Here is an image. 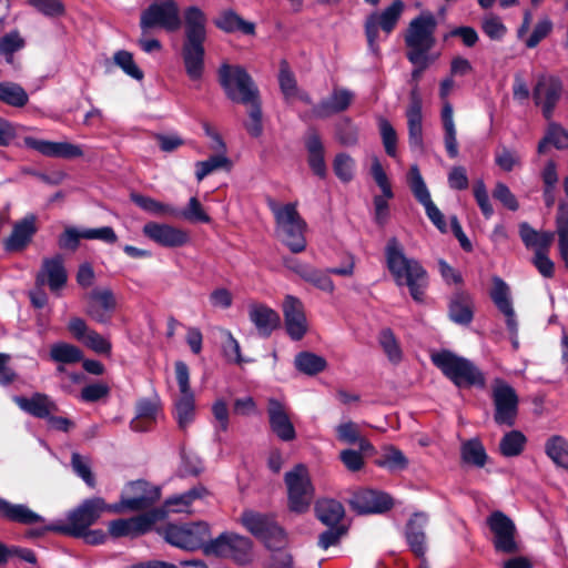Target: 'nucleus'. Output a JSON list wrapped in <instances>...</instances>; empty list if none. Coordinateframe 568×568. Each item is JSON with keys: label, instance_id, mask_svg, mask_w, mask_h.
I'll list each match as a JSON object with an SVG mask.
<instances>
[{"label": "nucleus", "instance_id": "nucleus-1", "mask_svg": "<svg viewBox=\"0 0 568 568\" xmlns=\"http://www.w3.org/2000/svg\"><path fill=\"white\" fill-rule=\"evenodd\" d=\"M184 34L181 57L185 73L191 81H201L205 70V47L207 38L205 12L190 6L183 12Z\"/></svg>", "mask_w": 568, "mask_h": 568}, {"label": "nucleus", "instance_id": "nucleus-2", "mask_svg": "<svg viewBox=\"0 0 568 568\" xmlns=\"http://www.w3.org/2000/svg\"><path fill=\"white\" fill-rule=\"evenodd\" d=\"M386 267L397 286H407L412 298L422 303L428 287V274L420 262L407 257L405 248L395 236L389 237L384 248Z\"/></svg>", "mask_w": 568, "mask_h": 568}, {"label": "nucleus", "instance_id": "nucleus-3", "mask_svg": "<svg viewBox=\"0 0 568 568\" xmlns=\"http://www.w3.org/2000/svg\"><path fill=\"white\" fill-rule=\"evenodd\" d=\"M432 363L457 388L486 387L484 372L470 359L459 356L449 349H442L430 355Z\"/></svg>", "mask_w": 568, "mask_h": 568}, {"label": "nucleus", "instance_id": "nucleus-4", "mask_svg": "<svg viewBox=\"0 0 568 568\" xmlns=\"http://www.w3.org/2000/svg\"><path fill=\"white\" fill-rule=\"evenodd\" d=\"M239 523L271 551H278L287 545V532L278 524L274 513L244 509L239 517Z\"/></svg>", "mask_w": 568, "mask_h": 568}, {"label": "nucleus", "instance_id": "nucleus-5", "mask_svg": "<svg viewBox=\"0 0 568 568\" xmlns=\"http://www.w3.org/2000/svg\"><path fill=\"white\" fill-rule=\"evenodd\" d=\"M217 81L233 103L244 105L261 97L252 75L240 64L222 63L217 69Z\"/></svg>", "mask_w": 568, "mask_h": 568}, {"label": "nucleus", "instance_id": "nucleus-6", "mask_svg": "<svg viewBox=\"0 0 568 568\" xmlns=\"http://www.w3.org/2000/svg\"><path fill=\"white\" fill-rule=\"evenodd\" d=\"M270 207L281 229L282 242L293 254L304 252L307 245L305 237L307 224L298 213L296 203H286L282 206L271 203Z\"/></svg>", "mask_w": 568, "mask_h": 568}, {"label": "nucleus", "instance_id": "nucleus-7", "mask_svg": "<svg viewBox=\"0 0 568 568\" xmlns=\"http://www.w3.org/2000/svg\"><path fill=\"white\" fill-rule=\"evenodd\" d=\"M155 530L168 544L187 551H204L205 541L211 536L210 526L204 521L183 525L168 523Z\"/></svg>", "mask_w": 568, "mask_h": 568}, {"label": "nucleus", "instance_id": "nucleus-8", "mask_svg": "<svg viewBox=\"0 0 568 568\" xmlns=\"http://www.w3.org/2000/svg\"><path fill=\"white\" fill-rule=\"evenodd\" d=\"M252 550V539L233 531H223L216 538H209L204 546V555L231 558L241 566L247 565L251 561Z\"/></svg>", "mask_w": 568, "mask_h": 568}, {"label": "nucleus", "instance_id": "nucleus-9", "mask_svg": "<svg viewBox=\"0 0 568 568\" xmlns=\"http://www.w3.org/2000/svg\"><path fill=\"white\" fill-rule=\"evenodd\" d=\"M104 513H111V504L102 497L87 498L68 513L67 523L60 521L61 526L55 528L57 534L82 535V531L94 525Z\"/></svg>", "mask_w": 568, "mask_h": 568}, {"label": "nucleus", "instance_id": "nucleus-10", "mask_svg": "<svg viewBox=\"0 0 568 568\" xmlns=\"http://www.w3.org/2000/svg\"><path fill=\"white\" fill-rule=\"evenodd\" d=\"M161 497V489L144 479L130 481L124 488L120 501L111 504V514L142 511L149 509Z\"/></svg>", "mask_w": 568, "mask_h": 568}, {"label": "nucleus", "instance_id": "nucleus-11", "mask_svg": "<svg viewBox=\"0 0 568 568\" xmlns=\"http://www.w3.org/2000/svg\"><path fill=\"white\" fill-rule=\"evenodd\" d=\"M287 487V506L290 511L304 514L313 498V485L305 465L297 464L284 476Z\"/></svg>", "mask_w": 568, "mask_h": 568}, {"label": "nucleus", "instance_id": "nucleus-12", "mask_svg": "<svg viewBox=\"0 0 568 568\" xmlns=\"http://www.w3.org/2000/svg\"><path fill=\"white\" fill-rule=\"evenodd\" d=\"M181 27L178 4L173 0L152 2L140 17L141 33L148 34L154 28L174 32Z\"/></svg>", "mask_w": 568, "mask_h": 568}, {"label": "nucleus", "instance_id": "nucleus-13", "mask_svg": "<svg viewBox=\"0 0 568 568\" xmlns=\"http://www.w3.org/2000/svg\"><path fill=\"white\" fill-rule=\"evenodd\" d=\"M403 10L404 2L394 0L381 13H372L367 17L364 27L368 48L372 52L377 54L379 50L377 44L378 30L382 29L387 36L390 34L396 28Z\"/></svg>", "mask_w": 568, "mask_h": 568}, {"label": "nucleus", "instance_id": "nucleus-14", "mask_svg": "<svg viewBox=\"0 0 568 568\" xmlns=\"http://www.w3.org/2000/svg\"><path fill=\"white\" fill-rule=\"evenodd\" d=\"M166 517L163 509H150L138 516L124 519L119 518L109 523V534L113 538L120 537H138L145 535L153 529V526Z\"/></svg>", "mask_w": 568, "mask_h": 568}, {"label": "nucleus", "instance_id": "nucleus-15", "mask_svg": "<svg viewBox=\"0 0 568 568\" xmlns=\"http://www.w3.org/2000/svg\"><path fill=\"white\" fill-rule=\"evenodd\" d=\"M487 525L494 535L493 545L496 552L513 555L519 552L516 540L517 528L510 517L500 510L487 517Z\"/></svg>", "mask_w": 568, "mask_h": 568}, {"label": "nucleus", "instance_id": "nucleus-16", "mask_svg": "<svg viewBox=\"0 0 568 568\" xmlns=\"http://www.w3.org/2000/svg\"><path fill=\"white\" fill-rule=\"evenodd\" d=\"M493 390V400L495 406L494 420L497 425L511 427L516 423L518 415V395L516 390L501 379Z\"/></svg>", "mask_w": 568, "mask_h": 568}, {"label": "nucleus", "instance_id": "nucleus-17", "mask_svg": "<svg viewBox=\"0 0 568 568\" xmlns=\"http://www.w3.org/2000/svg\"><path fill=\"white\" fill-rule=\"evenodd\" d=\"M562 82L556 75H540L532 88V100L541 106L542 116L550 120L562 94Z\"/></svg>", "mask_w": 568, "mask_h": 568}, {"label": "nucleus", "instance_id": "nucleus-18", "mask_svg": "<svg viewBox=\"0 0 568 568\" xmlns=\"http://www.w3.org/2000/svg\"><path fill=\"white\" fill-rule=\"evenodd\" d=\"M489 295L498 311L505 315L506 327L510 335L511 345L515 349H518V322L513 307L509 286L499 276H494L493 288Z\"/></svg>", "mask_w": 568, "mask_h": 568}, {"label": "nucleus", "instance_id": "nucleus-19", "mask_svg": "<svg viewBox=\"0 0 568 568\" xmlns=\"http://www.w3.org/2000/svg\"><path fill=\"white\" fill-rule=\"evenodd\" d=\"M85 314L94 322L109 324L116 308L114 293L110 288H94L85 296Z\"/></svg>", "mask_w": 568, "mask_h": 568}, {"label": "nucleus", "instance_id": "nucleus-20", "mask_svg": "<svg viewBox=\"0 0 568 568\" xmlns=\"http://www.w3.org/2000/svg\"><path fill=\"white\" fill-rule=\"evenodd\" d=\"M349 505L359 515L384 514L394 507V499L385 491L366 488L355 493Z\"/></svg>", "mask_w": 568, "mask_h": 568}, {"label": "nucleus", "instance_id": "nucleus-21", "mask_svg": "<svg viewBox=\"0 0 568 568\" xmlns=\"http://www.w3.org/2000/svg\"><path fill=\"white\" fill-rule=\"evenodd\" d=\"M37 223L38 216L33 213H28L14 222L10 235L2 242L3 250L7 253L23 252L31 244L39 230Z\"/></svg>", "mask_w": 568, "mask_h": 568}, {"label": "nucleus", "instance_id": "nucleus-22", "mask_svg": "<svg viewBox=\"0 0 568 568\" xmlns=\"http://www.w3.org/2000/svg\"><path fill=\"white\" fill-rule=\"evenodd\" d=\"M282 308L287 335L293 341H301L307 332V320L302 301L296 296L286 295Z\"/></svg>", "mask_w": 568, "mask_h": 568}, {"label": "nucleus", "instance_id": "nucleus-23", "mask_svg": "<svg viewBox=\"0 0 568 568\" xmlns=\"http://www.w3.org/2000/svg\"><path fill=\"white\" fill-rule=\"evenodd\" d=\"M142 231L148 239L163 247H181L190 240L187 232L170 224L148 222Z\"/></svg>", "mask_w": 568, "mask_h": 568}, {"label": "nucleus", "instance_id": "nucleus-24", "mask_svg": "<svg viewBox=\"0 0 568 568\" xmlns=\"http://www.w3.org/2000/svg\"><path fill=\"white\" fill-rule=\"evenodd\" d=\"M23 143L27 148L38 151L44 156L58 159H75L83 155L79 145L69 142H53L33 136H26Z\"/></svg>", "mask_w": 568, "mask_h": 568}, {"label": "nucleus", "instance_id": "nucleus-25", "mask_svg": "<svg viewBox=\"0 0 568 568\" xmlns=\"http://www.w3.org/2000/svg\"><path fill=\"white\" fill-rule=\"evenodd\" d=\"M423 101L417 88L410 91L409 105L406 110L408 143L412 149L423 150Z\"/></svg>", "mask_w": 568, "mask_h": 568}, {"label": "nucleus", "instance_id": "nucleus-26", "mask_svg": "<svg viewBox=\"0 0 568 568\" xmlns=\"http://www.w3.org/2000/svg\"><path fill=\"white\" fill-rule=\"evenodd\" d=\"M304 146L307 152V164L310 170L320 179L327 176L325 162V146L321 134L315 128H310L304 136Z\"/></svg>", "mask_w": 568, "mask_h": 568}, {"label": "nucleus", "instance_id": "nucleus-27", "mask_svg": "<svg viewBox=\"0 0 568 568\" xmlns=\"http://www.w3.org/2000/svg\"><path fill=\"white\" fill-rule=\"evenodd\" d=\"M436 19L433 13H422L414 18L405 36L406 45L435 44L434 32L436 30Z\"/></svg>", "mask_w": 568, "mask_h": 568}, {"label": "nucleus", "instance_id": "nucleus-28", "mask_svg": "<svg viewBox=\"0 0 568 568\" xmlns=\"http://www.w3.org/2000/svg\"><path fill=\"white\" fill-rule=\"evenodd\" d=\"M268 423L272 432L283 442H292L296 438V432L291 422L285 406L276 398L267 402Z\"/></svg>", "mask_w": 568, "mask_h": 568}, {"label": "nucleus", "instance_id": "nucleus-29", "mask_svg": "<svg viewBox=\"0 0 568 568\" xmlns=\"http://www.w3.org/2000/svg\"><path fill=\"white\" fill-rule=\"evenodd\" d=\"M68 281V274L63 265V257L57 254L52 257H47L42 261L41 270L36 277L37 285H44L45 283L51 291L62 288Z\"/></svg>", "mask_w": 568, "mask_h": 568}, {"label": "nucleus", "instance_id": "nucleus-30", "mask_svg": "<svg viewBox=\"0 0 568 568\" xmlns=\"http://www.w3.org/2000/svg\"><path fill=\"white\" fill-rule=\"evenodd\" d=\"M428 517L424 513H414L405 526V538L410 551L418 558L426 554V532L425 528Z\"/></svg>", "mask_w": 568, "mask_h": 568}, {"label": "nucleus", "instance_id": "nucleus-31", "mask_svg": "<svg viewBox=\"0 0 568 568\" xmlns=\"http://www.w3.org/2000/svg\"><path fill=\"white\" fill-rule=\"evenodd\" d=\"M213 24L220 31L232 34L241 33L243 36L256 34V24L252 21L245 20L233 9L222 10L214 19Z\"/></svg>", "mask_w": 568, "mask_h": 568}, {"label": "nucleus", "instance_id": "nucleus-32", "mask_svg": "<svg viewBox=\"0 0 568 568\" xmlns=\"http://www.w3.org/2000/svg\"><path fill=\"white\" fill-rule=\"evenodd\" d=\"M353 98V93L347 89H334L328 98L313 105L312 113L317 119L329 118L347 110Z\"/></svg>", "mask_w": 568, "mask_h": 568}, {"label": "nucleus", "instance_id": "nucleus-33", "mask_svg": "<svg viewBox=\"0 0 568 568\" xmlns=\"http://www.w3.org/2000/svg\"><path fill=\"white\" fill-rule=\"evenodd\" d=\"M248 317L263 338H268L281 324L278 313L265 304H252Z\"/></svg>", "mask_w": 568, "mask_h": 568}, {"label": "nucleus", "instance_id": "nucleus-34", "mask_svg": "<svg viewBox=\"0 0 568 568\" xmlns=\"http://www.w3.org/2000/svg\"><path fill=\"white\" fill-rule=\"evenodd\" d=\"M14 402L23 412L41 419H48L51 413L58 410L57 404L42 393H34L31 397L17 396Z\"/></svg>", "mask_w": 568, "mask_h": 568}, {"label": "nucleus", "instance_id": "nucleus-35", "mask_svg": "<svg viewBox=\"0 0 568 568\" xmlns=\"http://www.w3.org/2000/svg\"><path fill=\"white\" fill-rule=\"evenodd\" d=\"M0 518L21 525L43 523L44 518L24 504H12L0 497Z\"/></svg>", "mask_w": 568, "mask_h": 568}, {"label": "nucleus", "instance_id": "nucleus-36", "mask_svg": "<svg viewBox=\"0 0 568 568\" xmlns=\"http://www.w3.org/2000/svg\"><path fill=\"white\" fill-rule=\"evenodd\" d=\"M448 317L458 325H469L474 320V302L465 291L453 294L448 304Z\"/></svg>", "mask_w": 568, "mask_h": 568}, {"label": "nucleus", "instance_id": "nucleus-37", "mask_svg": "<svg viewBox=\"0 0 568 568\" xmlns=\"http://www.w3.org/2000/svg\"><path fill=\"white\" fill-rule=\"evenodd\" d=\"M374 464L394 474L406 470L409 466V459L398 447L385 445Z\"/></svg>", "mask_w": 568, "mask_h": 568}, {"label": "nucleus", "instance_id": "nucleus-38", "mask_svg": "<svg viewBox=\"0 0 568 568\" xmlns=\"http://www.w3.org/2000/svg\"><path fill=\"white\" fill-rule=\"evenodd\" d=\"M316 518L325 526L343 525L345 508L336 499L325 498L317 500L314 507Z\"/></svg>", "mask_w": 568, "mask_h": 568}, {"label": "nucleus", "instance_id": "nucleus-39", "mask_svg": "<svg viewBox=\"0 0 568 568\" xmlns=\"http://www.w3.org/2000/svg\"><path fill=\"white\" fill-rule=\"evenodd\" d=\"M519 236L527 248L549 251L554 233L549 231L538 232L528 222L519 224Z\"/></svg>", "mask_w": 568, "mask_h": 568}, {"label": "nucleus", "instance_id": "nucleus-40", "mask_svg": "<svg viewBox=\"0 0 568 568\" xmlns=\"http://www.w3.org/2000/svg\"><path fill=\"white\" fill-rule=\"evenodd\" d=\"M440 116L445 131L444 143L446 152L450 159H455L458 155V142L456 139V128L454 123V109L448 101L444 103Z\"/></svg>", "mask_w": 568, "mask_h": 568}, {"label": "nucleus", "instance_id": "nucleus-41", "mask_svg": "<svg viewBox=\"0 0 568 568\" xmlns=\"http://www.w3.org/2000/svg\"><path fill=\"white\" fill-rule=\"evenodd\" d=\"M206 494H207L206 488L200 485V486L189 489L187 491H185L181 495H176V496H172V497L168 498L164 503V506L161 507L160 509L165 510L166 515L170 511H172V513L186 511L187 507L194 500L202 498Z\"/></svg>", "mask_w": 568, "mask_h": 568}, {"label": "nucleus", "instance_id": "nucleus-42", "mask_svg": "<svg viewBox=\"0 0 568 568\" xmlns=\"http://www.w3.org/2000/svg\"><path fill=\"white\" fill-rule=\"evenodd\" d=\"M131 201L139 206L141 210L155 215V216H174L178 213V207L160 202L151 196H146L140 193H131Z\"/></svg>", "mask_w": 568, "mask_h": 568}, {"label": "nucleus", "instance_id": "nucleus-43", "mask_svg": "<svg viewBox=\"0 0 568 568\" xmlns=\"http://www.w3.org/2000/svg\"><path fill=\"white\" fill-rule=\"evenodd\" d=\"M173 416L180 429L185 430L195 418L194 394L181 395L174 403Z\"/></svg>", "mask_w": 568, "mask_h": 568}, {"label": "nucleus", "instance_id": "nucleus-44", "mask_svg": "<svg viewBox=\"0 0 568 568\" xmlns=\"http://www.w3.org/2000/svg\"><path fill=\"white\" fill-rule=\"evenodd\" d=\"M334 136L342 146H355L359 141V129L349 116H342L334 124Z\"/></svg>", "mask_w": 568, "mask_h": 568}, {"label": "nucleus", "instance_id": "nucleus-45", "mask_svg": "<svg viewBox=\"0 0 568 568\" xmlns=\"http://www.w3.org/2000/svg\"><path fill=\"white\" fill-rule=\"evenodd\" d=\"M294 365L298 372L314 376L326 369L327 361L321 355L303 351L295 356Z\"/></svg>", "mask_w": 568, "mask_h": 568}, {"label": "nucleus", "instance_id": "nucleus-46", "mask_svg": "<svg viewBox=\"0 0 568 568\" xmlns=\"http://www.w3.org/2000/svg\"><path fill=\"white\" fill-rule=\"evenodd\" d=\"M460 457L465 464L481 468L488 460V455L478 438H471L462 444Z\"/></svg>", "mask_w": 568, "mask_h": 568}, {"label": "nucleus", "instance_id": "nucleus-47", "mask_svg": "<svg viewBox=\"0 0 568 568\" xmlns=\"http://www.w3.org/2000/svg\"><path fill=\"white\" fill-rule=\"evenodd\" d=\"M0 101L13 108H23L29 102V95L23 87L17 82H0Z\"/></svg>", "mask_w": 568, "mask_h": 568}, {"label": "nucleus", "instance_id": "nucleus-48", "mask_svg": "<svg viewBox=\"0 0 568 568\" xmlns=\"http://www.w3.org/2000/svg\"><path fill=\"white\" fill-rule=\"evenodd\" d=\"M547 456L558 466L568 470V442L560 435H552L545 444Z\"/></svg>", "mask_w": 568, "mask_h": 568}, {"label": "nucleus", "instance_id": "nucleus-49", "mask_svg": "<svg viewBox=\"0 0 568 568\" xmlns=\"http://www.w3.org/2000/svg\"><path fill=\"white\" fill-rule=\"evenodd\" d=\"M556 231L561 258L568 267V205L560 203L556 215Z\"/></svg>", "mask_w": 568, "mask_h": 568}, {"label": "nucleus", "instance_id": "nucleus-50", "mask_svg": "<svg viewBox=\"0 0 568 568\" xmlns=\"http://www.w3.org/2000/svg\"><path fill=\"white\" fill-rule=\"evenodd\" d=\"M302 280L322 292L333 294L335 291V285L329 276L328 268H317L310 264L306 271L303 272Z\"/></svg>", "mask_w": 568, "mask_h": 568}, {"label": "nucleus", "instance_id": "nucleus-51", "mask_svg": "<svg viewBox=\"0 0 568 568\" xmlns=\"http://www.w3.org/2000/svg\"><path fill=\"white\" fill-rule=\"evenodd\" d=\"M50 357L55 363L75 364L82 361V351L72 344L59 342L51 346Z\"/></svg>", "mask_w": 568, "mask_h": 568}, {"label": "nucleus", "instance_id": "nucleus-52", "mask_svg": "<svg viewBox=\"0 0 568 568\" xmlns=\"http://www.w3.org/2000/svg\"><path fill=\"white\" fill-rule=\"evenodd\" d=\"M526 443L527 438L520 430H510L501 437L499 452L504 457H515L523 453Z\"/></svg>", "mask_w": 568, "mask_h": 568}, {"label": "nucleus", "instance_id": "nucleus-53", "mask_svg": "<svg viewBox=\"0 0 568 568\" xmlns=\"http://www.w3.org/2000/svg\"><path fill=\"white\" fill-rule=\"evenodd\" d=\"M232 165L231 160L225 153L217 152V154L209 156L205 161H197L195 163V178L200 182L212 172L219 169H230Z\"/></svg>", "mask_w": 568, "mask_h": 568}, {"label": "nucleus", "instance_id": "nucleus-54", "mask_svg": "<svg viewBox=\"0 0 568 568\" xmlns=\"http://www.w3.org/2000/svg\"><path fill=\"white\" fill-rule=\"evenodd\" d=\"M378 343L390 363L396 365L402 362L403 352L392 328L386 327L379 332Z\"/></svg>", "mask_w": 568, "mask_h": 568}, {"label": "nucleus", "instance_id": "nucleus-55", "mask_svg": "<svg viewBox=\"0 0 568 568\" xmlns=\"http://www.w3.org/2000/svg\"><path fill=\"white\" fill-rule=\"evenodd\" d=\"M407 184L418 203L423 204L432 199L417 164H413L409 168L407 173Z\"/></svg>", "mask_w": 568, "mask_h": 568}, {"label": "nucleus", "instance_id": "nucleus-56", "mask_svg": "<svg viewBox=\"0 0 568 568\" xmlns=\"http://www.w3.org/2000/svg\"><path fill=\"white\" fill-rule=\"evenodd\" d=\"M173 217H180L191 223H211V216L204 211L203 205L196 196L189 200L186 207L178 209V213Z\"/></svg>", "mask_w": 568, "mask_h": 568}, {"label": "nucleus", "instance_id": "nucleus-57", "mask_svg": "<svg viewBox=\"0 0 568 568\" xmlns=\"http://www.w3.org/2000/svg\"><path fill=\"white\" fill-rule=\"evenodd\" d=\"M113 62L130 78L142 81L144 72L135 63L133 54L126 50H118L113 54Z\"/></svg>", "mask_w": 568, "mask_h": 568}, {"label": "nucleus", "instance_id": "nucleus-58", "mask_svg": "<svg viewBox=\"0 0 568 568\" xmlns=\"http://www.w3.org/2000/svg\"><path fill=\"white\" fill-rule=\"evenodd\" d=\"M247 105L248 120L244 123V128L252 138H260L263 134V112L261 97L250 102Z\"/></svg>", "mask_w": 568, "mask_h": 568}, {"label": "nucleus", "instance_id": "nucleus-59", "mask_svg": "<svg viewBox=\"0 0 568 568\" xmlns=\"http://www.w3.org/2000/svg\"><path fill=\"white\" fill-rule=\"evenodd\" d=\"M278 84L285 99L296 95L297 81L286 60H281L280 62Z\"/></svg>", "mask_w": 568, "mask_h": 568}, {"label": "nucleus", "instance_id": "nucleus-60", "mask_svg": "<svg viewBox=\"0 0 568 568\" xmlns=\"http://www.w3.org/2000/svg\"><path fill=\"white\" fill-rule=\"evenodd\" d=\"M378 129L386 154L389 158H396L398 142L396 130L385 118L378 120Z\"/></svg>", "mask_w": 568, "mask_h": 568}, {"label": "nucleus", "instance_id": "nucleus-61", "mask_svg": "<svg viewBox=\"0 0 568 568\" xmlns=\"http://www.w3.org/2000/svg\"><path fill=\"white\" fill-rule=\"evenodd\" d=\"M355 161L347 153H337L333 161V170L335 175L342 182H349L354 178Z\"/></svg>", "mask_w": 568, "mask_h": 568}, {"label": "nucleus", "instance_id": "nucleus-62", "mask_svg": "<svg viewBox=\"0 0 568 568\" xmlns=\"http://www.w3.org/2000/svg\"><path fill=\"white\" fill-rule=\"evenodd\" d=\"M483 32L491 40L500 41L507 33V28L496 14L486 16L481 20Z\"/></svg>", "mask_w": 568, "mask_h": 568}, {"label": "nucleus", "instance_id": "nucleus-63", "mask_svg": "<svg viewBox=\"0 0 568 568\" xmlns=\"http://www.w3.org/2000/svg\"><path fill=\"white\" fill-rule=\"evenodd\" d=\"M347 531L348 527L346 525L327 526V529L320 534L317 545L320 548L326 550L337 545Z\"/></svg>", "mask_w": 568, "mask_h": 568}, {"label": "nucleus", "instance_id": "nucleus-64", "mask_svg": "<svg viewBox=\"0 0 568 568\" xmlns=\"http://www.w3.org/2000/svg\"><path fill=\"white\" fill-rule=\"evenodd\" d=\"M554 23L545 17L540 19L532 29L531 34L526 39L525 44L528 49L536 48L544 39H546L552 31Z\"/></svg>", "mask_w": 568, "mask_h": 568}]
</instances>
